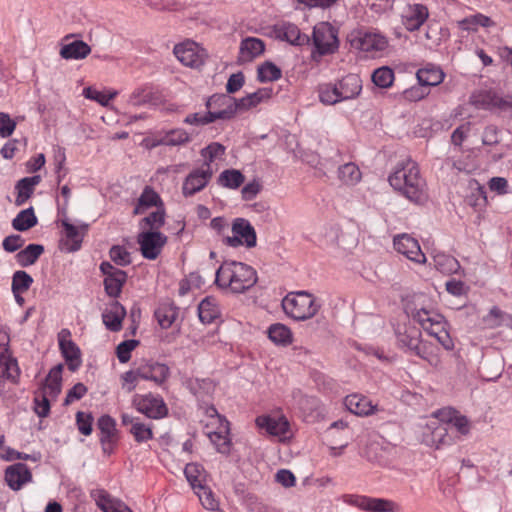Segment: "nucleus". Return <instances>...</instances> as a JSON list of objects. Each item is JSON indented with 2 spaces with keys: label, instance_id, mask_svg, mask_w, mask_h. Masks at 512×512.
Segmentation results:
<instances>
[{
  "label": "nucleus",
  "instance_id": "e2e57ef3",
  "mask_svg": "<svg viewBox=\"0 0 512 512\" xmlns=\"http://www.w3.org/2000/svg\"><path fill=\"white\" fill-rule=\"evenodd\" d=\"M139 345L135 339L125 340L116 348L117 358L120 363H127L131 358V352Z\"/></svg>",
  "mask_w": 512,
  "mask_h": 512
},
{
  "label": "nucleus",
  "instance_id": "5fc2aeb1",
  "mask_svg": "<svg viewBox=\"0 0 512 512\" xmlns=\"http://www.w3.org/2000/svg\"><path fill=\"white\" fill-rule=\"evenodd\" d=\"M373 83L380 88H388L394 81V72L390 66H379L372 73Z\"/></svg>",
  "mask_w": 512,
  "mask_h": 512
},
{
  "label": "nucleus",
  "instance_id": "0eeeda50",
  "mask_svg": "<svg viewBox=\"0 0 512 512\" xmlns=\"http://www.w3.org/2000/svg\"><path fill=\"white\" fill-rule=\"evenodd\" d=\"M344 501L365 512H396L398 509V505L392 500L365 495H347Z\"/></svg>",
  "mask_w": 512,
  "mask_h": 512
},
{
  "label": "nucleus",
  "instance_id": "a878e982",
  "mask_svg": "<svg viewBox=\"0 0 512 512\" xmlns=\"http://www.w3.org/2000/svg\"><path fill=\"white\" fill-rule=\"evenodd\" d=\"M336 85L341 96V101L357 97L362 89L360 77L353 73L343 77Z\"/></svg>",
  "mask_w": 512,
  "mask_h": 512
},
{
  "label": "nucleus",
  "instance_id": "a211bd4d",
  "mask_svg": "<svg viewBox=\"0 0 512 512\" xmlns=\"http://www.w3.org/2000/svg\"><path fill=\"white\" fill-rule=\"evenodd\" d=\"M435 416L443 423L451 424L462 435L470 432L471 425L468 418L451 407H446L435 412Z\"/></svg>",
  "mask_w": 512,
  "mask_h": 512
},
{
  "label": "nucleus",
  "instance_id": "f03ea898",
  "mask_svg": "<svg viewBox=\"0 0 512 512\" xmlns=\"http://www.w3.org/2000/svg\"><path fill=\"white\" fill-rule=\"evenodd\" d=\"M257 281V272L252 266L234 260L224 261L215 273V284L233 294L246 292Z\"/></svg>",
  "mask_w": 512,
  "mask_h": 512
},
{
  "label": "nucleus",
  "instance_id": "dca6fc26",
  "mask_svg": "<svg viewBox=\"0 0 512 512\" xmlns=\"http://www.w3.org/2000/svg\"><path fill=\"white\" fill-rule=\"evenodd\" d=\"M67 329L59 333V347L70 371H76L81 366V352L79 347L69 338Z\"/></svg>",
  "mask_w": 512,
  "mask_h": 512
},
{
  "label": "nucleus",
  "instance_id": "c9c22d12",
  "mask_svg": "<svg viewBox=\"0 0 512 512\" xmlns=\"http://www.w3.org/2000/svg\"><path fill=\"white\" fill-rule=\"evenodd\" d=\"M62 370L63 365L58 364L53 367L45 380V392L48 396L52 398H56L61 392V382H62Z\"/></svg>",
  "mask_w": 512,
  "mask_h": 512
},
{
  "label": "nucleus",
  "instance_id": "412c9836",
  "mask_svg": "<svg viewBox=\"0 0 512 512\" xmlns=\"http://www.w3.org/2000/svg\"><path fill=\"white\" fill-rule=\"evenodd\" d=\"M19 376L20 369L17 360L12 357L8 344L0 346V378L17 383Z\"/></svg>",
  "mask_w": 512,
  "mask_h": 512
},
{
  "label": "nucleus",
  "instance_id": "473e14b6",
  "mask_svg": "<svg viewBox=\"0 0 512 512\" xmlns=\"http://www.w3.org/2000/svg\"><path fill=\"white\" fill-rule=\"evenodd\" d=\"M265 45L262 40L258 38H246L242 41L240 46V59L243 62H251L258 55L264 52Z\"/></svg>",
  "mask_w": 512,
  "mask_h": 512
},
{
  "label": "nucleus",
  "instance_id": "9d476101",
  "mask_svg": "<svg viewBox=\"0 0 512 512\" xmlns=\"http://www.w3.org/2000/svg\"><path fill=\"white\" fill-rule=\"evenodd\" d=\"M313 42L319 55L333 53L338 47L336 30L328 23L314 27Z\"/></svg>",
  "mask_w": 512,
  "mask_h": 512
},
{
  "label": "nucleus",
  "instance_id": "774afa93",
  "mask_svg": "<svg viewBox=\"0 0 512 512\" xmlns=\"http://www.w3.org/2000/svg\"><path fill=\"white\" fill-rule=\"evenodd\" d=\"M93 417L91 414H86L82 411H78L76 414V424L79 432L85 436L92 433Z\"/></svg>",
  "mask_w": 512,
  "mask_h": 512
},
{
  "label": "nucleus",
  "instance_id": "b1692460",
  "mask_svg": "<svg viewBox=\"0 0 512 512\" xmlns=\"http://www.w3.org/2000/svg\"><path fill=\"white\" fill-rule=\"evenodd\" d=\"M412 354L426 361L434 369H442L440 349L433 343L421 339Z\"/></svg>",
  "mask_w": 512,
  "mask_h": 512
},
{
  "label": "nucleus",
  "instance_id": "f3484780",
  "mask_svg": "<svg viewBox=\"0 0 512 512\" xmlns=\"http://www.w3.org/2000/svg\"><path fill=\"white\" fill-rule=\"evenodd\" d=\"M398 348L412 354L421 340V332L411 325H398L395 328Z\"/></svg>",
  "mask_w": 512,
  "mask_h": 512
},
{
  "label": "nucleus",
  "instance_id": "f8f14e48",
  "mask_svg": "<svg viewBox=\"0 0 512 512\" xmlns=\"http://www.w3.org/2000/svg\"><path fill=\"white\" fill-rule=\"evenodd\" d=\"M137 373L142 380L152 381L157 386L166 389V383L171 375L169 366L157 361H148L137 367Z\"/></svg>",
  "mask_w": 512,
  "mask_h": 512
},
{
  "label": "nucleus",
  "instance_id": "4c0bfd02",
  "mask_svg": "<svg viewBox=\"0 0 512 512\" xmlns=\"http://www.w3.org/2000/svg\"><path fill=\"white\" fill-rule=\"evenodd\" d=\"M97 426L101 432L100 442L103 450H106V444L113 443L116 435V421L109 415H103L98 419Z\"/></svg>",
  "mask_w": 512,
  "mask_h": 512
},
{
  "label": "nucleus",
  "instance_id": "a18cd8bd",
  "mask_svg": "<svg viewBox=\"0 0 512 512\" xmlns=\"http://www.w3.org/2000/svg\"><path fill=\"white\" fill-rule=\"evenodd\" d=\"M244 181V175L236 169L224 170L218 177V184L229 189H238Z\"/></svg>",
  "mask_w": 512,
  "mask_h": 512
},
{
  "label": "nucleus",
  "instance_id": "bb28decb",
  "mask_svg": "<svg viewBox=\"0 0 512 512\" xmlns=\"http://www.w3.org/2000/svg\"><path fill=\"white\" fill-rule=\"evenodd\" d=\"M345 407L357 416H367L374 412V406L365 396L351 394L344 399Z\"/></svg>",
  "mask_w": 512,
  "mask_h": 512
},
{
  "label": "nucleus",
  "instance_id": "864d4df0",
  "mask_svg": "<svg viewBox=\"0 0 512 512\" xmlns=\"http://www.w3.org/2000/svg\"><path fill=\"white\" fill-rule=\"evenodd\" d=\"M413 318L425 331H427L444 317L433 310L420 309L413 314Z\"/></svg>",
  "mask_w": 512,
  "mask_h": 512
},
{
  "label": "nucleus",
  "instance_id": "09e8293b",
  "mask_svg": "<svg viewBox=\"0 0 512 512\" xmlns=\"http://www.w3.org/2000/svg\"><path fill=\"white\" fill-rule=\"evenodd\" d=\"M190 141V136L182 128L171 129L158 141V145L178 146Z\"/></svg>",
  "mask_w": 512,
  "mask_h": 512
},
{
  "label": "nucleus",
  "instance_id": "6ab92c4d",
  "mask_svg": "<svg viewBox=\"0 0 512 512\" xmlns=\"http://www.w3.org/2000/svg\"><path fill=\"white\" fill-rule=\"evenodd\" d=\"M32 480V473L26 464L16 463L9 466L5 471V481L14 491L20 490L22 486Z\"/></svg>",
  "mask_w": 512,
  "mask_h": 512
},
{
  "label": "nucleus",
  "instance_id": "052dcab7",
  "mask_svg": "<svg viewBox=\"0 0 512 512\" xmlns=\"http://www.w3.org/2000/svg\"><path fill=\"white\" fill-rule=\"evenodd\" d=\"M129 432L133 435L134 440L138 443L147 442L154 437L152 427L150 425L144 424L140 420L133 423V426L130 427Z\"/></svg>",
  "mask_w": 512,
  "mask_h": 512
},
{
  "label": "nucleus",
  "instance_id": "e433bc0d",
  "mask_svg": "<svg viewBox=\"0 0 512 512\" xmlns=\"http://www.w3.org/2000/svg\"><path fill=\"white\" fill-rule=\"evenodd\" d=\"M43 252V245L29 244L16 254V261L21 267H28L33 265Z\"/></svg>",
  "mask_w": 512,
  "mask_h": 512
},
{
  "label": "nucleus",
  "instance_id": "2eb2a0df",
  "mask_svg": "<svg viewBox=\"0 0 512 512\" xmlns=\"http://www.w3.org/2000/svg\"><path fill=\"white\" fill-rule=\"evenodd\" d=\"M204 433L208 436L219 453H230L231 439L229 437V422H222L214 425V427L210 426V424H204Z\"/></svg>",
  "mask_w": 512,
  "mask_h": 512
},
{
  "label": "nucleus",
  "instance_id": "7ed1b4c3",
  "mask_svg": "<svg viewBox=\"0 0 512 512\" xmlns=\"http://www.w3.org/2000/svg\"><path fill=\"white\" fill-rule=\"evenodd\" d=\"M282 308L287 316L296 321L314 317L320 309L314 296L306 291L288 293L282 300Z\"/></svg>",
  "mask_w": 512,
  "mask_h": 512
},
{
  "label": "nucleus",
  "instance_id": "aec40b11",
  "mask_svg": "<svg viewBox=\"0 0 512 512\" xmlns=\"http://www.w3.org/2000/svg\"><path fill=\"white\" fill-rule=\"evenodd\" d=\"M255 423L260 429H265L272 436H285L290 427L285 416L261 415L256 418Z\"/></svg>",
  "mask_w": 512,
  "mask_h": 512
},
{
  "label": "nucleus",
  "instance_id": "2f4dec72",
  "mask_svg": "<svg viewBox=\"0 0 512 512\" xmlns=\"http://www.w3.org/2000/svg\"><path fill=\"white\" fill-rule=\"evenodd\" d=\"M416 76L419 84L427 89L429 86L440 84L445 74L440 66H424L416 72Z\"/></svg>",
  "mask_w": 512,
  "mask_h": 512
},
{
  "label": "nucleus",
  "instance_id": "f257e3e1",
  "mask_svg": "<svg viewBox=\"0 0 512 512\" xmlns=\"http://www.w3.org/2000/svg\"><path fill=\"white\" fill-rule=\"evenodd\" d=\"M388 180L409 201L415 204L428 201L426 181L420 176L418 165L411 159L402 161Z\"/></svg>",
  "mask_w": 512,
  "mask_h": 512
},
{
  "label": "nucleus",
  "instance_id": "79ce46f5",
  "mask_svg": "<svg viewBox=\"0 0 512 512\" xmlns=\"http://www.w3.org/2000/svg\"><path fill=\"white\" fill-rule=\"evenodd\" d=\"M37 217L33 207L20 211L12 220V227L20 232L27 231L37 224Z\"/></svg>",
  "mask_w": 512,
  "mask_h": 512
},
{
  "label": "nucleus",
  "instance_id": "0e129e2a",
  "mask_svg": "<svg viewBox=\"0 0 512 512\" xmlns=\"http://www.w3.org/2000/svg\"><path fill=\"white\" fill-rule=\"evenodd\" d=\"M111 260L119 266H127L131 263L130 253L120 245L112 246L109 251Z\"/></svg>",
  "mask_w": 512,
  "mask_h": 512
},
{
  "label": "nucleus",
  "instance_id": "69168bd1",
  "mask_svg": "<svg viewBox=\"0 0 512 512\" xmlns=\"http://www.w3.org/2000/svg\"><path fill=\"white\" fill-rule=\"evenodd\" d=\"M279 66H258V79L260 82L276 81L281 78Z\"/></svg>",
  "mask_w": 512,
  "mask_h": 512
},
{
  "label": "nucleus",
  "instance_id": "c03bdc74",
  "mask_svg": "<svg viewBox=\"0 0 512 512\" xmlns=\"http://www.w3.org/2000/svg\"><path fill=\"white\" fill-rule=\"evenodd\" d=\"M184 474L187 481L190 483L193 490L202 486L206 482V472L200 464L189 463L184 469Z\"/></svg>",
  "mask_w": 512,
  "mask_h": 512
},
{
  "label": "nucleus",
  "instance_id": "393cba45",
  "mask_svg": "<svg viewBox=\"0 0 512 512\" xmlns=\"http://www.w3.org/2000/svg\"><path fill=\"white\" fill-rule=\"evenodd\" d=\"M61 225L64 228L66 240V250L68 252H75L81 248L84 234L87 230V225L77 227L69 222L68 219H63Z\"/></svg>",
  "mask_w": 512,
  "mask_h": 512
},
{
  "label": "nucleus",
  "instance_id": "58836bf2",
  "mask_svg": "<svg viewBox=\"0 0 512 512\" xmlns=\"http://www.w3.org/2000/svg\"><path fill=\"white\" fill-rule=\"evenodd\" d=\"M155 317L161 328L168 329L178 317V308L170 303L162 304L156 309Z\"/></svg>",
  "mask_w": 512,
  "mask_h": 512
},
{
  "label": "nucleus",
  "instance_id": "49530a36",
  "mask_svg": "<svg viewBox=\"0 0 512 512\" xmlns=\"http://www.w3.org/2000/svg\"><path fill=\"white\" fill-rule=\"evenodd\" d=\"M127 274L126 272H116V275L104 278V288L107 295L113 298H117L122 291L123 285L126 283Z\"/></svg>",
  "mask_w": 512,
  "mask_h": 512
},
{
  "label": "nucleus",
  "instance_id": "7c9ffc66",
  "mask_svg": "<svg viewBox=\"0 0 512 512\" xmlns=\"http://www.w3.org/2000/svg\"><path fill=\"white\" fill-rule=\"evenodd\" d=\"M41 181V177L39 175H35L32 177H25L20 179L15 189L17 190V197L15 199L16 206L23 205L34 193V188Z\"/></svg>",
  "mask_w": 512,
  "mask_h": 512
},
{
  "label": "nucleus",
  "instance_id": "4be33fe9",
  "mask_svg": "<svg viewBox=\"0 0 512 512\" xmlns=\"http://www.w3.org/2000/svg\"><path fill=\"white\" fill-rule=\"evenodd\" d=\"M429 16L428 8L422 4L408 5L403 14L404 24L409 31L418 30Z\"/></svg>",
  "mask_w": 512,
  "mask_h": 512
},
{
  "label": "nucleus",
  "instance_id": "bf43d9fd",
  "mask_svg": "<svg viewBox=\"0 0 512 512\" xmlns=\"http://www.w3.org/2000/svg\"><path fill=\"white\" fill-rule=\"evenodd\" d=\"M216 306L208 299H203L198 305V316L202 323L210 324L217 317Z\"/></svg>",
  "mask_w": 512,
  "mask_h": 512
},
{
  "label": "nucleus",
  "instance_id": "423d86ee",
  "mask_svg": "<svg viewBox=\"0 0 512 512\" xmlns=\"http://www.w3.org/2000/svg\"><path fill=\"white\" fill-rule=\"evenodd\" d=\"M205 106L215 121L230 120L239 112L237 99L225 94H213Z\"/></svg>",
  "mask_w": 512,
  "mask_h": 512
},
{
  "label": "nucleus",
  "instance_id": "37998d69",
  "mask_svg": "<svg viewBox=\"0 0 512 512\" xmlns=\"http://www.w3.org/2000/svg\"><path fill=\"white\" fill-rule=\"evenodd\" d=\"M268 337L277 345L286 346L292 342L291 330L281 323L272 324L268 328Z\"/></svg>",
  "mask_w": 512,
  "mask_h": 512
},
{
  "label": "nucleus",
  "instance_id": "f704fd0d",
  "mask_svg": "<svg viewBox=\"0 0 512 512\" xmlns=\"http://www.w3.org/2000/svg\"><path fill=\"white\" fill-rule=\"evenodd\" d=\"M90 52L91 48L87 43L81 40H75L69 44L63 45L60 50V55L64 59L81 60L84 59Z\"/></svg>",
  "mask_w": 512,
  "mask_h": 512
},
{
  "label": "nucleus",
  "instance_id": "de8ad7c7",
  "mask_svg": "<svg viewBox=\"0 0 512 512\" xmlns=\"http://www.w3.org/2000/svg\"><path fill=\"white\" fill-rule=\"evenodd\" d=\"M225 146L218 142H212L203 149H201L200 154L204 159V163L202 167L204 168H212L211 164L219 158H222L225 154Z\"/></svg>",
  "mask_w": 512,
  "mask_h": 512
},
{
  "label": "nucleus",
  "instance_id": "ddd939ff",
  "mask_svg": "<svg viewBox=\"0 0 512 512\" xmlns=\"http://www.w3.org/2000/svg\"><path fill=\"white\" fill-rule=\"evenodd\" d=\"M395 250L404 255L410 261L417 264H424L426 256L422 252L418 241L408 234H400L393 240Z\"/></svg>",
  "mask_w": 512,
  "mask_h": 512
},
{
  "label": "nucleus",
  "instance_id": "680f3d73",
  "mask_svg": "<svg viewBox=\"0 0 512 512\" xmlns=\"http://www.w3.org/2000/svg\"><path fill=\"white\" fill-rule=\"evenodd\" d=\"M83 95L87 99L94 100L98 102L102 106H108L111 99H113L117 95V91L110 92L106 94L102 91H98L92 87H87L83 90Z\"/></svg>",
  "mask_w": 512,
  "mask_h": 512
},
{
  "label": "nucleus",
  "instance_id": "13d9d810",
  "mask_svg": "<svg viewBox=\"0 0 512 512\" xmlns=\"http://www.w3.org/2000/svg\"><path fill=\"white\" fill-rule=\"evenodd\" d=\"M194 491L205 509L210 511L218 509L219 502L216 500L214 493L208 486L204 484Z\"/></svg>",
  "mask_w": 512,
  "mask_h": 512
},
{
  "label": "nucleus",
  "instance_id": "39448f33",
  "mask_svg": "<svg viewBox=\"0 0 512 512\" xmlns=\"http://www.w3.org/2000/svg\"><path fill=\"white\" fill-rule=\"evenodd\" d=\"M232 236L224 238V243L229 247H239L245 245L247 248H253L257 244V236L254 227L245 218H236L232 223Z\"/></svg>",
  "mask_w": 512,
  "mask_h": 512
},
{
  "label": "nucleus",
  "instance_id": "4468645a",
  "mask_svg": "<svg viewBox=\"0 0 512 512\" xmlns=\"http://www.w3.org/2000/svg\"><path fill=\"white\" fill-rule=\"evenodd\" d=\"M213 176L212 168H197L192 170L184 179L182 194L190 197L202 191L210 182Z\"/></svg>",
  "mask_w": 512,
  "mask_h": 512
},
{
  "label": "nucleus",
  "instance_id": "ea45409f",
  "mask_svg": "<svg viewBox=\"0 0 512 512\" xmlns=\"http://www.w3.org/2000/svg\"><path fill=\"white\" fill-rule=\"evenodd\" d=\"M426 332L435 337L444 349L452 350L454 348V342L447 331V322L444 318L434 324V326L429 328Z\"/></svg>",
  "mask_w": 512,
  "mask_h": 512
},
{
  "label": "nucleus",
  "instance_id": "603ef678",
  "mask_svg": "<svg viewBox=\"0 0 512 512\" xmlns=\"http://www.w3.org/2000/svg\"><path fill=\"white\" fill-rule=\"evenodd\" d=\"M339 179L346 185H355L361 180V172L354 163H346L338 169Z\"/></svg>",
  "mask_w": 512,
  "mask_h": 512
},
{
  "label": "nucleus",
  "instance_id": "a19ab883",
  "mask_svg": "<svg viewBox=\"0 0 512 512\" xmlns=\"http://www.w3.org/2000/svg\"><path fill=\"white\" fill-rule=\"evenodd\" d=\"M433 263L434 267L438 271L447 275L456 273L460 269V264L458 260L455 257L447 255L445 253H437L436 255H434Z\"/></svg>",
  "mask_w": 512,
  "mask_h": 512
},
{
  "label": "nucleus",
  "instance_id": "3c124183",
  "mask_svg": "<svg viewBox=\"0 0 512 512\" xmlns=\"http://www.w3.org/2000/svg\"><path fill=\"white\" fill-rule=\"evenodd\" d=\"M165 216L164 208H158L156 211L151 212L140 221V227L148 229L147 231H159V229L165 224Z\"/></svg>",
  "mask_w": 512,
  "mask_h": 512
},
{
  "label": "nucleus",
  "instance_id": "9b49d317",
  "mask_svg": "<svg viewBox=\"0 0 512 512\" xmlns=\"http://www.w3.org/2000/svg\"><path fill=\"white\" fill-rule=\"evenodd\" d=\"M173 53L182 64H203L209 60L207 51L191 40L175 45Z\"/></svg>",
  "mask_w": 512,
  "mask_h": 512
},
{
  "label": "nucleus",
  "instance_id": "8fccbe9b",
  "mask_svg": "<svg viewBox=\"0 0 512 512\" xmlns=\"http://www.w3.org/2000/svg\"><path fill=\"white\" fill-rule=\"evenodd\" d=\"M33 283V278L23 270H18L13 274L11 289L14 297L29 290Z\"/></svg>",
  "mask_w": 512,
  "mask_h": 512
},
{
  "label": "nucleus",
  "instance_id": "5701e85b",
  "mask_svg": "<svg viewBox=\"0 0 512 512\" xmlns=\"http://www.w3.org/2000/svg\"><path fill=\"white\" fill-rule=\"evenodd\" d=\"M126 316V309L118 301L110 304L102 314V320L105 327L112 331L118 332L122 329V322Z\"/></svg>",
  "mask_w": 512,
  "mask_h": 512
},
{
  "label": "nucleus",
  "instance_id": "1a4fd4ad",
  "mask_svg": "<svg viewBox=\"0 0 512 512\" xmlns=\"http://www.w3.org/2000/svg\"><path fill=\"white\" fill-rule=\"evenodd\" d=\"M348 40L351 47L365 52L382 51L388 46V42L385 37L376 33L363 32L361 30L352 31L348 35Z\"/></svg>",
  "mask_w": 512,
  "mask_h": 512
},
{
  "label": "nucleus",
  "instance_id": "338daca9",
  "mask_svg": "<svg viewBox=\"0 0 512 512\" xmlns=\"http://www.w3.org/2000/svg\"><path fill=\"white\" fill-rule=\"evenodd\" d=\"M459 24L463 29H471L472 26L475 25H480L482 27H490L494 24V22L485 15L476 14L460 21Z\"/></svg>",
  "mask_w": 512,
  "mask_h": 512
},
{
  "label": "nucleus",
  "instance_id": "4d7b16f0",
  "mask_svg": "<svg viewBox=\"0 0 512 512\" xmlns=\"http://www.w3.org/2000/svg\"><path fill=\"white\" fill-rule=\"evenodd\" d=\"M495 93L493 92H478L470 96L469 102L477 109H492L495 108Z\"/></svg>",
  "mask_w": 512,
  "mask_h": 512
},
{
  "label": "nucleus",
  "instance_id": "c85d7f7f",
  "mask_svg": "<svg viewBox=\"0 0 512 512\" xmlns=\"http://www.w3.org/2000/svg\"><path fill=\"white\" fill-rule=\"evenodd\" d=\"M272 88H260L257 91L237 99L239 112L248 111L272 97Z\"/></svg>",
  "mask_w": 512,
  "mask_h": 512
},
{
  "label": "nucleus",
  "instance_id": "20e7f679",
  "mask_svg": "<svg viewBox=\"0 0 512 512\" xmlns=\"http://www.w3.org/2000/svg\"><path fill=\"white\" fill-rule=\"evenodd\" d=\"M133 407L150 419H162L168 415V407L163 398L152 393L135 394L132 398Z\"/></svg>",
  "mask_w": 512,
  "mask_h": 512
},
{
  "label": "nucleus",
  "instance_id": "6e6552de",
  "mask_svg": "<svg viewBox=\"0 0 512 512\" xmlns=\"http://www.w3.org/2000/svg\"><path fill=\"white\" fill-rule=\"evenodd\" d=\"M142 256L148 260H155L167 243V236L160 231H142L137 236Z\"/></svg>",
  "mask_w": 512,
  "mask_h": 512
},
{
  "label": "nucleus",
  "instance_id": "72a5a7b5",
  "mask_svg": "<svg viewBox=\"0 0 512 512\" xmlns=\"http://www.w3.org/2000/svg\"><path fill=\"white\" fill-rule=\"evenodd\" d=\"M186 387L199 400H204L213 394L215 390L214 382L209 378H192L187 380Z\"/></svg>",
  "mask_w": 512,
  "mask_h": 512
},
{
  "label": "nucleus",
  "instance_id": "6e6d98bb",
  "mask_svg": "<svg viewBox=\"0 0 512 512\" xmlns=\"http://www.w3.org/2000/svg\"><path fill=\"white\" fill-rule=\"evenodd\" d=\"M318 92L320 101L325 105H334L341 102V96L336 84H322L319 86Z\"/></svg>",
  "mask_w": 512,
  "mask_h": 512
},
{
  "label": "nucleus",
  "instance_id": "c756f323",
  "mask_svg": "<svg viewBox=\"0 0 512 512\" xmlns=\"http://www.w3.org/2000/svg\"><path fill=\"white\" fill-rule=\"evenodd\" d=\"M96 504L103 512H132L121 500L112 498L106 491L99 490L96 493Z\"/></svg>",
  "mask_w": 512,
  "mask_h": 512
},
{
  "label": "nucleus",
  "instance_id": "cd10ccee",
  "mask_svg": "<svg viewBox=\"0 0 512 512\" xmlns=\"http://www.w3.org/2000/svg\"><path fill=\"white\" fill-rule=\"evenodd\" d=\"M163 207V202L159 194L150 186H145L140 197L138 198L137 204L133 210L134 215L143 214L150 207Z\"/></svg>",
  "mask_w": 512,
  "mask_h": 512
}]
</instances>
